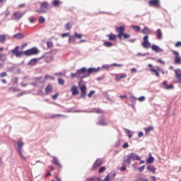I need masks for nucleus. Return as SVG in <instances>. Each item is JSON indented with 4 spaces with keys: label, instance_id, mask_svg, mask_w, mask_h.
<instances>
[{
    "label": "nucleus",
    "instance_id": "obj_57",
    "mask_svg": "<svg viewBox=\"0 0 181 181\" xmlns=\"http://www.w3.org/2000/svg\"><path fill=\"white\" fill-rule=\"evenodd\" d=\"M144 170H145V165H142L141 167L139 168V170L140 172H144Z\"/></svg>",
    "mask_w": 181,
    "mask_h": 181
},
{
    "label": "nucleus",
    "instance_id": "obj_42",
    "mask_svg": "<svg viewBox=\"0 0 181 181\" xmlns=\"http://www.w3.org/2000/svg\"><path fill=\"white\" fill-rule=\"evenodd\" d=\"M98 125H101L103 127L107 125V123L104 120H100L98 122Z\"/></svg>",
    "mask_w": 181,
    "mask_h": 181
},
{
    "label": "nucleus",
    "instance_id": "obj_17",
    "mask_svg": "<svg viewBox=\"0 0 181 181\" xmlns=\"http://www.w3.org/2000/svg\"><path fill=\"white\" fill-rule=\"evenodd\" d=\"M38 60H39V59H37V58L32 59L28 62V65H29V66H36V64H37Z\"/></svg>",
    "mask_w": 181,
    "mask_h": 181
},
{
    "label": "nucleus",
    "instance_id": "obj_51",
    "mask_svg": "<svg viewBox=\"0 0 181 181\" xmlns=\"http://www.w3.org/2000/svg\"><path fill=\"white\" fill-rule=\"evenodd\" d=\"M95 112H97V114H103V110H100V109H95L94 110Z\"/></svg>",
    "mask_w": 181,
    "mask_h": 181
},
{
    "label": "nucleus",
    "instance_id": "obj_28",
    "mask_svg": "<svg viewBox=\"0 0 181 181\" xmlns=\"http://www.w3.org/2000/svg\"><path fill=\"white\" fill-rule=\"evenodd\" d=\"M154 128L153 127H145L144 128V131L146 132V134H149L151 132V131H153Z\"/></svg>",
    "mask_w": 181,
    "mask_h": 181
},
{
    "label": "nucleus",
    "instance_id": "obj_15",
    "mask_svg": "<svg viewBox=\"0 0 181 181\" xmlns=\"http://www.w3.org/2000/svg\"><path fill=\"white\" fill-rule=\"evenodd\" d=\"M136 181H149L144 177V174H137Z\"/></svg>",
    "mask_w": 181,
    "mask_h": 181
},
{
    "label": "nucleus",
    "instance_id": "obj_22",
    "mask_svg": "<svg viewBox=\"0 0 181 181\" xmlns=\"http://www.w3.org/2000/svg\"><path fill=\"white\" fill-rule=\"evenodd\" d=\"M78 74H79V76L81 74H84V73H86L87 71V68L86 67H83L81 69H78Z\"/></svg>",
    "mask_w": 181,
    "mask_h": 181
},
{
    "label": "nucleus",
    "instance_id": "obj_3",
    "mask_svg": "<svg viewBox=\"0 0 181 181\" xmlns=\"http://www.w3.org/2000/svg\"><path fill=\"white\" fill-rule=\"evenodd\" d=\"M40 9L37 11L38 13H46L45 9H50V4L47 1H44L40 4Z\"/></svg>",
    "mask_w": 181,
    "mask_h": 181
},
{
    "label": "nucleus",
    "instance_id": "obj_47",
    "mask_svg": "<svg viewBox=\"0 0 181 181\" xmlns=\"http://www.w3.org/2000/svg\"><path fill=\"white\" fill-rule=\"evenodd\" d=\"M23 53H25V52H18L15 56H16V57H22V56H23Z\"/></svg>",
    "mask_w": 181,
    "mask_h": 181
},
{
    "label": "nucleus",
    "instance_id": "obj_6",
    "mask_svg": "<svg viewBox=\"0 0 181 181\" xmlns=\"http://www.w3.org/2000/svg\"><path fill=\"white\" fill-rule=\"evenodd\" d=\"M104 163L103 158H98L93 165L92 170H97Z\"/></svg>",
    "mask_w": 181,
    "mask_h": 181
},
{
    "label": "nucleus",
    "instance_id": "obj_63",
    "mask_svg": "<svg viewBox=\"0 0 181 181\" xmlns=\"http://www.w3.org/2000/svg\"><path fill=\"white\" fill-rule=\"evenodd\" d=\"M139 101H145V96H141L139 98Z\"/></svg>",
    "mask_w": 181,
    "mask_h": 181
},
{
    "label": "nucleus",
    "instance_id": "obj_18",
    "mask_svg": "<svg viewBox=\"0 0 181 181\" xmlns=\"http://www.w3.org/2000/svg\"><path fill=\"white\" fill-rule=\"evenodd\" d=\"M141 33H143V35H151V33H152L151 32V30L146 27H145L144 29L141 30Z\"/></svg>",
    "mask_w": 181,
    "mask_h": 181
},
{
    "label": "nucleus",
    "instance_id": "obj_31",
    "mask_svg": "<svg viewBox=\"0 0 181 181\" xmlns=\"http://www.w3.org/2000/svg\"><path fill=\"white\" fill-rule=\"evenodd\" d=\"M60 6V1L54 0L52 1V6L59 7Z\"/></svg>",
    "mask_w": 181,
    "mask_h": 181
},
{
    "label": "nucleus",
    "instance_id": "obj_16",
    "mask_svg": "<svg viewBox=\"0 0 181 181\" xmlns=\"http://www.w3.org/2000/svg\"><path fill=\"white\" fill-rule=\"evenodd\" d=\"M52 92H53V87L52 86V85L48 84L45 88L46 94H50V93H52Z\"/></svg>",
    "mask_w": 181,
    "mask_h": 181
},
{
    "label": "nucleus",
    "instance_id": "obj_4",
    "mask_svg": "<svg viewBox=\"0 0 181 181\" xmlns=\"http://www.w3.org/2000/svg\"><path fill=\"white\" fill-rule=\"evenodd\" d=\"M144 42L141 43L144 49H149L151 47V42H149V36L145 35L143 37Z\"/></svg>",
    "mask_w": 181,
    "mask_h": 181
},
{
    "label": "nucleus",
    "instance_id": "obj_26",
    "mask_svg": "<svg viewBox=\"0 0 181 181\" xmlns=\"http://www.w3.org/2000/svg\"><path fill=\"white\" fill-rule=\"evenodd\" d=\"M6 42V35H0V43H5Z\"/></svg>",
    "mask_w": 181,
    "mask_h": 181
},
{
    "label": "nucleus",
    "instance_id": "obj_23",
    "mask_svg": "<svg viewBox=\"0 0 181 181\" xmlns=\"http://www.w3.org/2000/svg\"><path fill=\"white\" fill-rule=\"evenodd\" d=\"M52 162L54 165H56L57 166H59V168H62V164H60V162L57 158H54L52 160Z\"/></svg>",
    "mask_w": 181,
    "mask_h": 181
},
{
    "label": "nucleus",
    "instance_id": "obj_13",
    "mask_svg": "<svg viewBox=\"0 0 181 181\" xmlns=\"http://www.w3.org/2000/svg\"><path fill=\"white\" fill-rule=\"evenodd\" d=\"M174 73L175 74L176 78H177L178 81L177 83H181V72L179 71V69L174 70Z\"/></svg>",
    "mask_w": 181,
    "mask_h": 181
},
{
    "label": "nucleus",
    "instance_id": "obj_39",
    "mask_svg": "<svg viewBox=\"0 0 181 181\" xmlns=\"http://www.w3.org/2000/svg\"><path fill=\"white\" fill-rule=\"evenodd\" d=\"M45 80H51L53 81L54 80V77L52 76H49V75H45Z\"/></svg>",
    "mask_w": 181,
    "mask_h": 181
},
{
    "label": "nucleus",
    "instance_id": "obj_5",
    "mask_svg": "<svg viewBox=\"0 0 181 181\" xmlns=\"http://www.w3.org/2000/svg\"><path fill=\"white\" fill-rule=\"evenodd\" d=\"M37 53H39V50L36 47L31 48L24 52L25 56H33V54H37Z\"/></svg>",
    "mask_w": 181,
    "mask_h": 181
},
{
    "label": "nucleus",
    "instance_id": "obj_36",
    "mask_svg": "<svg viewBox=\"0 0 181 181\" xmlns=\"http://www.w3.org/2000/svg\"><path fill=\"white\" fill-rule=\"evenodd\" d=\"M59 117H64V115L60 114L52 115L50 116V118L51 119H54V118H59Z\"/></svg>",
    "mask_w": 181,
    "mask_h": 181
},
{
    "label": "nucleus",
    "instance_id": "obj_30",
    "mask_svg": "<svg viewBox=\"0 0 181 181\" xmlns=\"http://www.w3.org/2000/svg\"><path fill=\"white\" fill-rule=\"evenodd\" d=\"M175 64H181V57H177L175 58L174 61Z\"/></svg>",
    "mask_w": 181,
    "mask_h": 181
},
{
    "label": "nucleus",
    "instance_id": "obj_32",
    "mask_svg": "<svg viewBox=\"0 0 181 181\" xmlns=\"http://www.w3.org/2000/svg\"><path fill=\"white\" fill-rule=\"evenodd\" d=\"M104 46H105V47H112L114 45L111 42L106 41L104 42Z\"/></svg>",
    "mask_w": 181,
    "mask_h": 181
},
{
    "label": "nucleus",
    "instance_id": "obj_44",
    "mask_svg": "<svg viewBox=\"0 0 181 181\" xmlns=\"http://www.w3.org/2000/svg\"><path fill=\"white\" fill-rule=\"evenodd\" d=\"M8 74L6 72H1L0 73V78H4V77H7Z\"/></svg>",
    "mask_w": 181,
    "mask_h": 181
},
{
    "label": "nucleus",
    "instance_id": "obj_50",
    "mask_svg": "<svg viewBox=\"0 0 181 181\" xmlns=\"http://www.w3.org/2000/svg\"><path fill=\"white\" fill-rule=\"evenodd\" d=\"M4 57H5V54H0V62L5 61V59H4Z\"/></svg>",
    "mask_w": 181,
    "mask_h": 181
},
{
    "label": "nucleus",
    "instance_id": "obj_64",
    "mask_svg": "<svg viewBox=\"0 0 181 181\" xmlns=\"http://www.w3.org/2000/svg\"><path fill=\"white\" fill-rule=\"evenodd\" d=\"M13 84H18V78H13Z\"/></svg>",
    "mask_w": 181,
    "mask_h": 181
},
{
    "label": "nucleus",
    "instance_id": "obj_54",
    "mask_svg": "<svg viewBox=\"0 0 181 181\" xmlns=\"http://www.w3.org/2000/svg\"><path fill=\"white\" fill-rule=\"evenodd\" d=\"M175 47H181V42L178 41L175 45Z\"/></svg>",
    "mask_w": 181,
    "mask_h": 181
},
{
    "label": "nucleus",
    "instance_id": "obj_8",
    "mask_svg": "<svg viewBox=\"0 0 181 181\" xmlns=\"http://www.w3.org/2000/svg\"><path fill=\"white\" fill-rule=\"evenodd\" d=\"M149 6H153L154 8L160 7V0H150L148 1Z\"/></svg>",
    "mask_w": 181,
    "mask_h": 181
},
{
    "label": "nucleus",
    "instance_id": "obj_12",
    "mask_svg": "<svg viewBox=\"0 0 181 181\" xmlns=\"http://www.w3.org/2000/svg\"><path fill=\"white\" fill-rule=\"evenodd\" d=\"M17 148H18V151L21 155V156H22V158H24L25 159V157L22 155V146H23V142L22 141H18V144H17Z\"/></svg>",
    "mask_w": 181,
    "mask_h": 181
},
{
    "label": "nucleus",
    "instance_id": "obj_48",
    "mask_svg": "<svg viewBox=\"0 0 181 181\" xmlns=\"http://www.w3.org/2000/svg\"><path fill=\"white\" fill-rule=\"evenodd\" d=\"M165 88H166V90H173V88H175V87L172 84H170V85L166 86Z\"/></svg>",
    "mask_w": 181,
    "mask_h": 181
},
{
    "label": "nucleus",
    "instance_id": "obj_45",
    "mask_svg": "<svg viewBox=\"0 0 181 181\" xmlns=\"http://www.w3.org/2000/svg\"><path fill=\"white\" fill-rule=\"evenodd\" d=\"M94 94H95V90H90V93L88 94V97L89 98H91V97H93V95H94Z\"/></svg>",
    "mask_w": 181,
    "mask_h": 181
},
{
    "label": "nucleus",
    "instance_id": "obj_2",
    "mask_svg": "<svg viewBox=\"0 0 181 181\" xmlns=\"http://www.w3.org/2000/svg\"><path fill=\"white\" fill-rule=\"evenodd\" d=\"M131 160H141V157L135 153H131L129 155L124 157L123 162L125 165H131Z\"/></svg>",
    "mask_w": 181,
    "mask_h": 181
},
{
    "label": "nucleus",
    "instance_id": "obj_9",
    "mask_svg": "<svg viewBox=\"0 0 181 181\" xmlns=\"http://www.w3.org/2000/svg\"><path fill=\"white\" fill-rule=\"evenodd\" d=\"M114 76L116 81H121L122 78H127V74H115Z\"/></svg>",
    "mask_w": 181,
    "mask_h": 181
},
{
    "label": "nucleus",
    "instance_id": "obj_27",
    "mask_svg": "<svg viewBox=\"0 0 181 181\" xmlns=\"http://www.w3.org/2000/svg\"><path fill=\"white\" fill-rule=\"evenodd\" d=\"M154 161L155 158H153V157H152V155L150 154L149 158L146 160V163H153Z\"/></svg>",
    "mask_w": 181,
    "mask_h": 181
},
{
    "label": "nucleus",
    "instance_id": "obj_53",
    "mask_svg": "<svg viewBox=\"0 0 181 181\" xmlns=\"http://www.w3.org/2000/svg\"><path fill=\"white\" fill-rule=\"evenodd\" d=\"M173 54H174L175 57H179V52L177 51H173Z\"/></svg>",
    "mask_w": 181,
    "mask_h": 181
},
{
    "label": "nucleus",
    "instance_id": "obj_33",
    "mask_svg": "<svg viewBox=\"0 0 181 181\" xmlns=\"http://www.w3.org/2000/svg\"><path fill=\"white\" fill-rule=\"evenodd\" d=\"M71 77H72V78H74V77L76 78H80V75L78 74V71H76V73H71Z\"/></svg>",
    "mask_w": 181,
    "mask_h": 181
},
{
    "label": "nucleus",
    "instance_id": "obj_1",
    "mask_svg": "<svg viewBox=\"0 0 181 181\" xmlns=\"http://www.w3.org/2000/svg\"><path fill=\"white\" fill-rule=\"evenodd\" d=\"M115 30L118 33L117 35L114 33L107 35V36L109 38V40L114 42L117 40V37L119 39V40H122V39H129V37H131V35L124 33L125 26L124 25L116 27Z\"/></svg>",
    "mask_w": 181,
    "mask_h": 181
},
{
    "label": "nucleus",
    "instance_id": "obj_61",
    "mask_svg": "<svg viewBox=\"0 0 181 181\" xmlns=\"http://www.w3.org/2000/svg\"><path fill=\"white\" fill-rule=\"evenodd\" d=\"M119 170H120L121 172H124V171L127 170V167L122 166V167H121V168H119Z\"/></svg>",
    "mask_w": 181,
    "mask_h": 181
},
{
    "label": "nucleus",
    "instance_id": "obj_29",
    "mask_svg": "<svg viewBox=\"0 0 181 181\" xmlns=\"http://www.w3.org/2000/svg\"><path fill=\"white\" fill-rule=\"evenodd\" d=\"M149 71H151V73H155V75L156 76V77H160V75L159 74V72L158 71H156V69H150Z\"/></svg>",
    "mask_w": 181,
    "mask_h": 181
},
{
    "label": "nucleus",
    "instance_id": "obj_38",
    "mask_svg": "<svg viewBox=\"0 0 181 181\" xmlns=\"http://www.w3.org/2000/svg\"><path fill=\"white\" fill-rule=\"evenodd\" d=\"M105 170H107V167L103 166L100 168H99L98 173H103L105 172Z\"/></svg>",
    "mask_w": 181,
    "mask_h": 181
},
{
    "label": "nucleus",
    "instance_id": "obj_59",
    "mask_svg": "<svg viewBox=\"0 0 181 181\" xmlns=\"http://www.w3.org/2000/svg\"><path fill=\"white\" fill-rule=\"evenodd\" d=\"M127 136H129V138H132V134H131V131L129 130H127Z\"/></svg>",
    "mask_w": 181,
    "mask_h": 181
},
{
    "label": "nucleus",
    "instance_id": "obj_58",
    "mask_svg": "<svg viewBox=\"0 0 181 181\" xmlns=\"http://www.w3.org/2000/svg\"><path fill=\"white\" fill-rule=\"evenodd\" d=\"M122 146H123L124 149H127V148H128L129 146V144H128V143L126 142L123 144Z\"/></svg>",
    "mask_w": 181,
    "mask_h": 181
},
{
    "label": "nucleus",
    "instance_id": "obj_10",
    "mask_svg": "<svg viewBox=\"0 0 181 181\" xmlns=\"http://www.w3.org/2000/svg\"><path fill=\"white\" fill-rule=\"evenodd\" d=\"M24 15H25V13H22L21 11L15 12L14 13L15 21H20V19H22Z\"/></svg>",
    "mask_w": 181,
    "mask_h": 181
},
{
    "label": "nucleus",
    "instance_id": "obj_34",
    "mask_svg": "<svg viewBox=\"0 0 181 181\" xmlns=\"http://www.w3.org/2000/svg\"><path fill=\"white\" fill-rule=\"evenodd\" d=\"M69 43L71 42H72V43H74V42H76V36L75 35H69Z\"/></svg>",
    "mask_w": 181,
    "mask_h": 181
},
{
    "label": "nucleus",
    "instance_id": "obj_49",
    "mask_svg": "<svg viewBox=\"0 0 181 181\" xmlns=\"http://www.w3.org/2000/svg\"><path fill=\"white\" fill-rule=\"evenodd\" d=\"M157 63H160V64H163L164 66V64H165V61L162 60V59H157L156 60Z\"/></svg>",
    "mask_w": 181,
    "mask_h": 181
},
{
    "label": "nucleus",
    "instance_id": "obj_41",
    "mask_svg": "<svg viewBox=\"0 0 181 181\" xmlns=\"http://www.w3.org/2000/svg\"><path fill=\"white\" fill-rule=\"evenodd\" d=\"M38 21H39V23H45V22L46 21V19H45L43 16H40Z\"/></svg>",
    "mask_w": 181,
    "mask_h": 181
},
{
    "label": "nucleus",
    "instance_id": "obj_62",
    "mask_svg": "<svg viewBox=\"0 0 181 181\" xmlns=\"http://www.w3.org/2000/svg\"><path fill=\"white\" fill-rule=\"evenodd\" d=\"M110 175H107L105 177V179L103 180V181H110Z\"/></svg>",
    "mask_w": 181,
    "mask_h": 181
},
{
    "label": "nucleus",
    "instance_id": "obj_7",
    "mask_svg": "<svg viewBox=\"0 0 181 181\" xmlns=\"http://www.w3.org/2000/svg\"><path fill=\"white\" fill-rule=\"evenodd\" d=\"M81 95L80 98H86L87 95V86L86 85H82L80 87Z\"/></svg>",
    "mask_w": 181,
    "mask_h": 181
},
{
    "label": "nucleus",
    "instance_id": "obj_35",
    "mask_svg": "<svg viewBox=\"0 0 181 181\" xmlns=\"http://www.w3.org/2000/svg\"><path fill=\"white\" fill-rule=\"evenodd\" d=\"M132 29L134 32H140L141 31V27L139 25H133Z\"/></svg>",
    "mask_w": 181,
    "mask_h": 181
},
{
    "label": "nucleus",
    "instance_id": "obj_21",
    "mask_svg": "<svg viewBox=\"0 0 181 181\" xmlns=\"http://www.w3.org/2000/svg\"><path fill=\"white\" fill-rule=\"evenodd\" d=\"M9 93H19L21 91V89L15 88V87H11L8 89Z\"/></svg>",
    "mask_w": 181,
    "mask_h": 181
},
{
    "label": "nucleus",
    "instance_id": "obj_37",
    "mask_svg": "<svg viewBox=\"0 0 181 181\" xmlns=\"http://www.w3.org/2000/svg\"><path fill=\"white\" fill-rule=\"evenodd\" d=\"M19 52V46H16V47H15V49H13V50H11V53L13 54H16L18 52Z\"/></svg>",
    "mask_w": 181,
    "mask_h": 181
},
{
    "label": "nucleus",
    "instance_id": "obj_56",
    "mask_svg": "<svg viewBox=\"0 0 181 181\" xmlns=\"http://www.w3.org/2000/svg\"><path fill=\"white\" fill-rule=\"evenodd\" d=\"M66 36H69L70 37V33H62V37H66Z\"/></svg>",
    "mask_w": 181,
    "mask_h": 181
},
{
    "label": "nucleus",
    "instance_id": "obj_52",
    "mask_svg": "<svg viewBox=\"0 0 181 181\" xmlns=\"http://www.w3.org/2000/svg\"><path fill=\"white\" fill-rule=\"evenodd\" d=\"M112 66H113L114 67H122V64L114 63L112 64Z\"/></svg>",
    "mask_w": 181,
    "mask_h": 181
},
{
    "label": "nucleus",
    "instance_id": "obj_60",
    "mask_svg": "<svg viewBox=\"0 0 181 181\" xmlns=\"http://www.w3.org/2000/svg\"><path fill=\"white\" fill-rule=\"evenodd\" d=\"M58 97H59V93H56L54 95H52L53 100H57Z\"/></svg>",
    "mask_w": 181,
    "mask_h": 181
},
{
    "label": "nucleus",
    "instance_id": "obj_40",
    "mask_svg": "<svg viewBox=\"0 0 181 181\" xmlns=\"http://www.w3.org/2000/svg\"><path fill=\"white\" fill-rule=\"evenodd\" d=\"M74 36L76 39H81V37H83V34H78L77 33H74Z\"/></svg>",
    "mask_w": 181,
    "mask_h": 181
},
{
    "label": "nucleus",
    "instance_id": "obj_20",
    "mask_svg": "<svg viewBox=\"0 0 181 181\" xmlns=\"http://www.w3.org/2000/svg\"><path fill=\"white\" fill-rule=\"evenodd\" d=\"M16 39H23L25 37V34L18 33L13 36Z\"/></svg>",
    "mask_w": 181,
    "mask_h": 181
},
{
    "label": "nucleus",
    "instance_id": "obj_24",
    "mask_svg": "<svg viewBox=\"0 0 181 181\" xmlns=\"http://www.w3.org/2000/svg\"><path fill=\"white\" fill-rule=\"evenodd\" d=\"M151 49L153 50V52H159V50H160L161 52H163V50L159 48L158 45H152Z\"/></svg>",
    "mask_w": 181,
    "mask_h": 181
},
{
    "label": "nucleus",
    "instance_id": "obj_14",
    "mask_svg": "<svg viewBox=\"0 0 181 181\" xmlns=\"http://www.w3.org/2000/svg\"><path fill=\"white\" fill-rule=\"evenodd\" d=\"M98 71H100V69H95V68H89L88 69V75L86 76V77H88V76H90V74H93V73H98Z\"/></svg>",
    "mask_w": 181,
    "mask_h": 181
},
{
    "label": "nucleus",
    "instance_id": "obj_46",
    "mask_svg": "<svg viewBox=\"0 0 181 181\" xmlns=\"http://www.w3.org/2000/svg\"><path fill=\"white\" fill-rule=\"evenodd\" d=\"M66 30H70L71 29V25L69 24V23H66L65 25Z\"/></svg>",
    "mask_w": 181,
    "mask_h": 181
},
{
    "label": "nucleus",
    "instance_id": "obj_11",
    "mask_svg": "<svg viewBox=\"0 0 181 181\" xmlns=\"http://www.w3.org/2000/svg\"><path fill=\"white\" fill-rule=\"evenodd\" d=\"M70 91H71L72 95H78V94L80 93L78 92V88L76 86H73L71 88Z\"/></svg>",
    "mask_w": 181,
    "mask_h": 181
},
{
    "label": "nucleus",
    "instance_id": "obj_55",
    "mask_svg": "<svg viewBox=\"0 0 181 181\" xmlns=\"http://www.w3.org/2000/svg\"><path fill=\"white\" fill-rule=\"evenodd\" d=\"M47 47H53V42H48L47 43Z\"/></svg>",
    "mask_w": 181,
    "mask_h": 181
},
{
    "label": "nucleus",
    "instance_id": "obj_43",
    "mask_svg": "<svg viewBox=\"0 0 181 181\" xmlns=\"http://www.w3.org/2000/svg\"><path fill=\"white\" fill-rule=\"evenodd\" d=\"M58 83L60 86H64V80L63 78H59L58 79Z\"/></svg>",
    "mask_w": 181,
    "mask_h": 181
},
{
    "label": "nucleus",
    "instance_id": "obj_25",
    "mask_svg": "<svg viewBox=\"0 0 181 181\" xmlns=\"http://www.w3.org/2000/svg\"><path fill=\"white\" fill-rule=\"evenodd\" d=\"M157 39L158 40H162V30L160 29L157 30Z\"/></svg>",
    "mask_w": 181,
    "mask_h": 181
},
{
    "label": "nucleus",
    "instance_id": "obj_19",
    "mask_svg": "<svg viewBox=\"0 0 181 181\" xmlns=\"http://www.w3.org/2000/svg\"><path fill=\"white\" fill-rule=\"evenodd\" d=\"M147 170H149V172H152V173L155 174L156 172V168L153 165H148L146 167Z\"/></svg>",
    "mask_w": 181,
    "mask_h": 181
}]
</instances>
